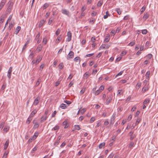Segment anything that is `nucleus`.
Instances as JSON below:
<instances>
[{
	"label": "nucleus",
	"instance_id": "nucleus-60",
	"mask_svg": "<svg viewBox=\"0 0 158 158\" xmlns=\"http://www.w3.org/2000/svg\"><path fill=\"white\" fill-rule=\"evenodd\" d=\"M106 49V48H105V44H102V45H101L100 48H99V49Z\"/></svg>",
	"mask_w": 158,
	"mask_h": 158
},
{
	"label": "nucleus",
	"instance_id": "nucleus-19",
	"mask_svg": "<svg viewBox=\"0 0 158 158\" xmlns=\"http://www.w3.org/2000/svg\"><path fill=\"white\" fill-rule=\"evenodd\" d=\"M57 9L56 8H53L52 10V15L54 16L57 14Z\"/></svg>",
	"mask_w": 158,
	"mask_h": 158
},
{
	"label": "nucleus",
	"instance_id": "nucleus-58",
	"mask_svg": "<svg viewBox=\"0 0 158 158\" xmlns=\"http://www.w3.org/2000/svg\"><path fill=\"white\" fill-rule=\"evenodd\" d=\"M95 120V118L94 117H92L90 120V123H92Z\"/></svg>",
	"mask_w": 158,
	"mask_h": 158
},
{
	"label": "nucleus",
	"instance_id": "nucleus-64",
	"mask_svg": "<svg viewBox=\"0 0 158 158\" xmlns=\"http://www.w3.org/2000/svg\"><path fill=\"white\" fill-rule=\"evenodd\" d=\"M114 156V154L113 153H111L109 156L108 158H112Z\"/></svg>",
	"mask_w": 158,
	"mask_h": 158
},
{
	"label": "nucleus",
	"instance_id": "nucleus-53",
	"mask_svg": "<svg viewBox=\"0 0 158 158\" xmlns=\"http://www.w3.org/2000/svg\"><path fill=\"white\" fill-rule=\"evenodd\" d=\"M104 89V86L103 85H102L100 86L99 89L101 92L103 91Z\"/></svg>",
	"mask_w": 158,
	"mask_h": 158
},
{
	"label": "nucleus",
	"instance_id": "nucleus-63",
	"mask_svg": "<svg viewBox=\"0 0 158 158\" xmlns=\"http://www.w3.org/2000/svg\"><path fill=\"white\" fill-rule=\"evenodd\" d=\"M6 84H3L2 85V86L1 89L2 90H4V89L6 88Z\"/></svg>",
	"mask_w": 158,
	"mask_h": 158
},
{
	"label": "nucleus",
	"instance_id": "nucleus-2",
	"mask_svg": "<svg viewBox=\"0 0 158 158\" xmlns=\"http://www.w3.org/2000/svg\"><path fill=\"white\" fill-rule=\"evenodd\" d=\"M74 56V53L72 51H70L67 56V59L69 60V59H72Z\"/></svg>",
	"mask_w": 158,
	"mask_h": 158
},
{
	"label": "nucleus",
	"instance_id": "nucleus-38",
	"mask_svg": "<svg viewBox=\"0 0 158 158\" xmlns=\"http://www.w3.org/2000/svg\"><path fill=\"white\" fill-rule=\"evenodd\" d=\"M97 86H96L94 87L92 89V93L94 94L95 95L96 93V92L97 91Z\"/></svg>",
	"mask_w": 158,
	"mask_h": 158
},
{
	"label": "nucleus",
	"instance_id": "nucleus-3",
	"mask_svg": "<svg viewBox=\"0 0 158 158\" xmlns=\"http://www.w3.org/2000/svg\"><path fill=\"white\" fill-rule=\"evenodd\" d=\"M67 35L68 38H67V41L68 42L70 41L71 40L72 33L70 31H69L67 33Z\"/></svg>",
	"mask_w": 158,
	"mask_h": 158
},
{
	"label": "nucleus",
	"instance_id": "nucleus-12",
	"mask_svg": "<svg viewBox=\"0 0 158 158\" xmlns=\"http://www.w3.org/2000/svg\"><path fill=\"white\" fill-rule=\"evenodd\" d=\"M62 36L61 35H60L58 36L56 40V43H59L62 39Z\"/></svg>",
	"mask_w": 158,
	"mask_h": 158
},
{
	"label": "nucleus",
	"instance_id": "nucleus-16",
	"mask_svg": "<svg viewBox=\"0 0 158 158\" xmlns=\"http://www.w3.org/2000/svg\"><path fill=\"white\" fill-rule=\"evenodd\" d=\"M149 89V88L147 85L144 86L142 88V91L144 93L148 91Z\"/></svg>",
	"mask_w": 158,
	"mask_h": 158
},
{
	"label": "nucleus",
	"instance_id": "nucleus-55",
	"mask_svg": "<svg viewBox=\"0 0 158 158\" xmlns=\"http://www.w3.org/2000/svg\"><path fill=\"white\" fill-rule=\"evenodd\" d=\"M148 32V31L146 29H144L142 31V33L143 34H146Z\"/></svg>",
	"mask_w": 158,
	"mask_h": 158
},
{
	"label": "nucleus",
	"instance_id": "nucleus-40",
	"mask_svg": "<svg viewBox=\"0 0 158 158\" xmlns=\"http://www.w3.org/2000/svg\"><path fill=\"white\" fill-rule=\"evenodd\" d=\"M75 127V130H79L81 128L79 125H75L74 126Z\"/></svg>",
	"mask_w": 158,
	"mask_h": 158
},
{
	"label": "nucleus",
	"instance_id": "nucleus-44",
	"mask_svg": "<svg viewBox=\"0 0 158 158\" xmlns=\"http://www.w3.org/2000/svg\"><path fill=\"white\" fill-rule=\"evenodd\" d=\"M64 125H65V127H64V128H66L68 127V126H67V121H64L63 123Z\"/></svg>",
	"mask_w": 158,
	"mask_h": 158
},
{
	"label": "nucleus",
	"instance_id": "nucleus-25",
	"mask_svg": "<svg viewBox=\"0 0 158 158\" xmlns=\"http://www.w3.org/2000/svg\"><path fill=\"white\" fill-rule=\"evenodd\" d=\"M150 74V72L149 71H148L146 74L145 76H146V78L147 79H149V75Z\"/></svg>",
	"mask_w": 158,
	"mask_h": 158
},
{
	"label": "nucleus",
	"instance_id": "nucleus-29",
	"mask_svg": "<svg viewBox=\"0 0 158 158\" xmlns=\"http://www.w3.org/2000/svg\"><path fill=\"white\" fill-rule=\"evenodd\" d=\"M90 75L87 73V72H86L83 75V78L84 79H87Z\"/></svg>",
	"mask_w": 158,
	"mask_h": 158
},
{
	"label": "nucleus",
	"instance_id": "nucleus-18",
	"mask_svg": "<svg viewBox=\"0 0 158 158\" xmlns=\"http://www.w3.org/2000/svg\"><path fill=\"white\" fill-rule=\"evenodd\" d=\"M149 14L148 13H146L143 16V18L145 20H146L147 19L149 18Z\"/></svg>",
	"mask_w": 158,
	"mask_h": 158
},
{
	"label": "nucleus",
	"instance_id": "nucleus-4",
	"mask_svg": "<svg viewBox=\"0 0 158 158\" xmlns=\"http://www.w3.org/2000/svg\"><path fill=\"white\" fill-rule=\"evenodd\" d=\"M12 70V67H10L8 71V73L7 75V76L10 79L11 78V72Z\"/></svg>",
	"mask_w": 158,
	"mask_h": 158
},
{
	"label": "nucleus",
	"instance_id": "nucleus-9",
	"mask_svg": "<svg viewBox=\"0 0 158 158\" xmlns=\"http://www.w3.org/2000/svg\"><path fill=\"white\" fill-rule=\"evenodd\" d=\"M61 11L63 14H65L68 16H69L70 13L69 11L67 10L66 9H62Z\"/></svg>",
	"mask_w": 158,
	"mask_h": 158
},
{
	"label": "nucleus",
	"instance_id": "nucleus-5",
	"mask_svg": "<svg viewBox=\"0 0 158 158\" xmlns=\"http://www.w3.org/2000/svg\"><path fill=\"white\" fill-rule=\"evenodd\" d=\"M40 99V98L39 97H38L35 99L33 102V105L35 106L37 105L39 103Z\"/></svg>",
	"mask_w": 158,
	"mask_h": 158
},
{
	"label": "nucleus",
	"instance_id": "nucleus-43",
	"mask_svg": "<svg viewBox=\"0 0 158 158\" xmlns=\"http://www.w3.org/2000/svg\"><path fill=\"white\" fill-rule=\"evenodd\" d=\"M102 2L101 1H99L97 4V6L98 7H100L102 5Z\"/></svg>",
	"mask_w": 158,
	"mask_h": 158
},
{
	"label": "nucleus",
	"instance_id": "nucleus-54",
	"mask_svg": "<svg viewBox=\"0 0 158 158\" xmlns=\"http://www.w3.org/2000/svg\"><path fill=\"white\" fill-rule=\"evenodd\" d=\"M135 43L134 42H131L128 45V46H132L135 44Z\"/></svg>",
	"mask_w": 158,
	"mask_h": 158
},
{
	"label": "nucleus",
	"instance_id": "nucleus-28",
	"mask_svg": "<svg viewBox=\"0 0 158 158\" xmlns=\"http://www.w3.org/2000/svg\"><path fill=\"white\" fill-rule=\"evenodd\" d=\"M73 60L76 62H77L78 61H79L80 62L81 61L80 58L79 56L76 57L73 59Z\"/></svg>",
	"mask_w": 158,
	"mask_h": 158
},
{
	"label": "nucleus",
	"instance_id": "nucleus-61",
	"mask_svg": "<svg viewBox=\"0 0 158 158\" xmlns=\"http://www.w3.org/2000/svg\"><path fill=\"white\" fill-rule=\"evenodd\" d=\"M136 137V135L135 134H134L133 135L131 136L130 140H132L133 139Z\"/></svg>",
	"mask_w": 158,
	"mask_h": 158
},
{
	"label": "nucleus",
	"instance_id": "nucleus-37",
	"mask_svg": "<svg viewBox=\"0 0 158 158\" xmlns=\"http://www.w3.org/2000/svg\"><path fill=\"white\" fill-rule=\"evenodd\" d=\"M38 133L37 132H35L33 135V136L32 137L33 138L35 139H36V137L38 136Z\"/></svg>",
	"mask_w": 158,
	"mask_h": 158
},
{
	"label": "nucleus",
	"instance_id": "nucleus-62",
	"mask_svg": "<svg viewBox=\"0 0 158 158\" xmlns=\"http://www.w3.org/2000/svg\"><path fill=\"white\" fill-rule=\"evenodd\" d=\"M50 15V12H47L46 13V15H45V17L46 18H48L49 16Z\"/></svg>",
	"mask_w": 158,
	"mask_h": 158
},
{
	"label": "nucleus",
	"instance_id": "nucleus-10",
	"mask_svg": "<svg viewBox=\"0 0 158 158\" xmlns=\"http://www.w3.org/2000/svg\"><path fill=\"white\" fill-rule=\"evenodd\" d=\"M35 120H34L33 121V123L34 124L33 127V128L34 129H35L37 128L39 126V124L37 122H35Z\"/></svg>",
	"mask_w": 158,
	"mask_h": 158
},
{
	"label": "nucleus",
	"instance_id": "nucleus-1",
	"mask_svg": "<svg viewBox=\"0 0 158 158\" xmlns=\"http://www.w3.org/2000/svg\"><path fill=\"white\" fill-rule=\"evenodd\" d=\"M13 4V3L11 1H10L8 2L7 4L8 8L6 10V12L8 13H9L11 10L12 8Z\"/></svg>",
	"mask_w": 158,
	"mask_h": 158
},
{
	"label": "nucleus",
	"instance_id": "nucleus-47",
	"mask_svg": "<svg viewBox=\"0 0 158 158\" xmlns=\"http://www.w3.org/2000/svg\"><path fill=\"white\" fill-rule=\"evenodd\" d=\"M101 121H100V120L98 121V122L97 123V124L96 126V127H98L101 125Z\"/></svg>",
	"mask_w": 158,
	"mask_h": 158
},
{
	"label": "nucleus",
	"instance_id": "nucleus-22",
	"mask_svg": "<svg viewBox=\"0 0 158 158\" xmlns=\"http://www.w3.org/2000/svg\"><path fill=\"white\" fill-rule=\"evenodd\" d=\"M59 129V127L58 125L54 127L52 129V131H57Z\"/></svg>",
	"mask_w": 158,
	"mask_h": 158
},
{
	"label": "nucleus",
	"instance_id": "nucleus-34",
	"mask_svg": "<svg viewBox=\"0 0 158 158\" xmlns=\"http://www.w3.org/2000/svg\"><path fill=\"white\" fill-rule=\"evenodd\" d=\"M64 67V65L62 62L60 63L59 65V68L60 69H62Z\"/></svg>",
	"mask_w": 158,
	"mask_h": 158
},
{
	"label": "nucleus",
	"instance_id": "nucleus-36",
	"mask_svg": "<svg viewBox=\"0 0 158 158\" xmlns=\"http://www.w3.org/2000/svg\"><path fill=\"white\" fill-rule=\"evenodd\" d=\"M47 39L46 37H45L43 38L42 42L44 45L46 44L47 42Z\"/></svg>",
	"mask_w": 158,
	"mask_h": 158
},
{
	"label": "nucleus",
	"instance_id": "nucleus-6",
	"mask_svg": "<svg viewBox=\"0 0 158 158\" xmlns=\"http://www.w3.org/2000/svg\"><path fill=\"white\" fill-rule=\"evenodd\" d=\"M6 2V0H2L0 3V11L2 10Z\"/></svg>",
	"mask_w": 158,
	"mask_h": 158
},
{
	"label": "nucleus",
	"instance_id": "nucleus-17",
	"mask_svg": "<svg viewBox=\"0 0 158 158\" xmlns=\"http://www.w3.org/2000/svg\"><path fill=\"white\" fill-rule=\"evenodd\" d=\"M37 110L36 109L34 110L31 113L29 116L33 117L35 114L37 113Z\"/></svg>",
	"mask_w": 158,
	"mask_h": 158
},
{
	"label": "nucleus",
	"instance_id": "nucleus-13",
	"mask_svg": "<svg viewBox=\"0 0 158 158\" xmlns=\"http://www.w3.org/2000/svg\"><path fill=\"white\" fill-rule=\"evenodd\" d=\"M110 36V35L109 34H106V37L104 40V41L106 42L107 43L110 40V38H109Z\"/></svg>",
	"mask_w": 158,
	"mask_h": 158
},
{
	"label": "nucleus",
	"instance_id": "nucleus-57",
	"mask_svg": "<svg viewBox=\"0 0 158 158\" xmlns=\"http://www.w3.org/2000/svg\"><path fill=\"white\" fill-rule=\"evenodd\" d=\"M102 92L99 89L97 90V91L96 92V93L95 94V95H98L101 92Z\"/></svg>",
	"mask_w": 158,
	"mask_h": 158
},
{
	"label": "nucleus",
	"instance_id": "nucleus-52",
	"mask_svg": "<svg viewBox=\"0 0 158 158\" xmlns=\"http://www.w3.org/2000/svg\"><path fill=\"white\" fill-rule=\"evenodd\" d=\"M4 126V123H1L0 124V129H2Z\"/></svg>",
	"mask_w": 158,
	"mask_h": 158
},
{
	"label": "nucleus",
	"instance_id": "nucleus-45",
	"mask_svg": "<svg viewBox=\"0 0 158 158\" xmlns=\"http://www.w3.org/2000/svg\"><path fill=\"white\" fill-rule=\"evenodd\" d=\"M40 36V34L39 32L36 35V36H35V40H37L39 39Z\"/></svg>",
	"mask_w": 158,
	"mask_h": 158
},
{
	"label": "nucleus",
	"instance_id": "nucleus-23",
	"mask_svg": "<svg viewBox=\"0 0 158 158\" xmlns=\"http://www.w3.org/2000/svg\"><path fill=\"white\" fill-rule=\"evenodd\" d=\"M42 59V57L41 56H40L39 58H38L35 61L36 64H38L41 60Z\"/></svg>",
	"mask_w": 158,
	"mask_h": 158
},
{
	"label": "nucleus",
	"instance_id": "nucleus-31",
	"mask_svg": "<svg viewBox=\"0 0 158 158\" xmlns=\"http://www.w3.org/2000/svg\"><path fill=\"white\" fill-rule=\"evenodd\" d=\"M54 19L53 18L51 17L50 18L49 21L48 22V24L50 25L52 22L54 20Z\"/></svg>",
	"mask_w": 158,
	"mask_h": 158
},
{
	"label": "nucleus",
	"instance_id": "nucleus-24",
	"mask_svg": "<svg viewBox=\"0 0 158 158\" xmlns=\"http://www.w3.org/2000/svg\"><path fill=\"white\" fill-rule=\"evenodd\" d=\"M105 143L103 142L101 143L98 146V147L99 149L102 148L105 145Z\"/></svg>",
	"mask_w": 158,
	"mask_h": 158
},
{
	"label": "nucleus",
	"instance_id": "nucleus-15",
	"mask_svg": "<svg viewBox=\"0 0 158 158\" xmlns=\"http://www.w3.org/2000/svg\"><path fill=\"white\" fill-rule=\"evenodd\" d=\"M45 22V21L44 20V19H43L40 21V22L39 24V27H42L43 25L44 24Z\"/></svg>",
	"mask_w": 158,
	"mask_h": 158
},
{
	"label": "nucleus",
	"instance_id": "nucleus-21",
	"mask_svg": "<svg viewBox=\"0 0 158 158\" xmlns=\"http://www.w3.org/2000/svg\"><path fill=\"white\" fill-rule=\"evenodd\" d=\"M32 118V117L29 116L26 121V123L28 124L31 121Z\"/></svg>",
	"mask_w": 158,
	"mask_h": 158
},
{
	"label": "nucleus",
	"instance_id": "nucleus-42",
	"mask_svg": "<svg viewBox=\"0 0 158 158\" xmlns=\"http://www.w3.org/2000/svg\"><path fill=\"white\" fill-rule=\"evenodd\" d=\"M146 6H143V7L141 8V9L140 10V11L141 12V14H142L144 12V11H145V9H146Z\"/></svg>",
	"mask_w": 158,
	"mask_h": 158
},
{
	"label": "nucleus",
	"instance_id": "nucleus-46",
	"mask_svg": "<svg viewBox=\"0 0 158 158\" xmlns=\"http://www.w3.org/2000/svg\"><path fill=\"white\" fill-rule=\"evenodd\" d=\"M34 140H35V139L31 137V138H30L29 139V140L27 142V143H31L32 142V141Z\"/></svg>",
	"mask_w": 158,
	"mask_h": 158
},
{
	"label": "nucleus",
	"instance_id": "nucleus-14",
	"mask_svg": "<svg viewBox=\"0 0 158 158\" xmlns=\"http://www.w3.org/2000/svg\"><path fill=\"white\" fill-rule=\"evenodd\" d=\"M9 139L7 140L6 142L4 145V149L5 150H6L7 148L9 145Z\"/></svg>",
	"mask_w": 158,
	"mask_h": 158
},
{
	"label": "nucleus",
	"instance_id": "nucleus-56",
	"mask_svg": "<svg viewBox=\"0 0 158 158\" xmlns=\"http://www.w3.org/2000/svg\"><path fill=\"white\" fill-rule=\"evenodd\" d=\"M4 21V17L2 16L0 18V23H2Z\"/></svg>",
	"mask_w": 158,
	"mask_h": 158
},
{
	"label": "nucleus",
	"instance_id": "nucleus-48",
	"mask_svg": "<svg viewBox=\"0 0 158 158\" xmlns=\"http://www.w3.org/2000/svg\"><path fill=\"white\" fill-rule=\"evenodd\" d=\"M40 79L39 78V79H38V81H37L36 83V84L35 85V86H38L40 84Z\"/></svg>",
	"mask_w": 158,
	"mask_h": 158
},
{
	"label": "nucleus",
	"instance_id": "nucleus-30",
	"mask_svg": "<svg viewBox=\"0 0 158 158\" xmlns=\"http://www.w3.org/2000/svg\"><path fill=\"white\" fill-rule=\"evenodd\" d=\"M60 107L62 109H65L67 107V106L65 104L62 103L60 104Z\"/></svg>",
	"mask_w": 158,
	"mask_h": 158
},
{
	"label": "nucleus",
	"instance_id": "nucleus-8",
	"mask_svg": "<svg viewBox=\"0 0 158 158\" xmlns=\"http://www.w3.org/2000/svg\"><path fill=\"white\" fill-rule=\"evenodd\" d=\"M112 100L111 95L107 97L106 100V105L109 104L111 102Z\"/></svg>",
	"mask_w": 158,
	"mask_h": 158
},
{
	"label": "nucleus",
	"instance_id": "nucleus-49",
	"mask_svg": "<svg viewBox=\"0 0 158 158\" xmlns=\"http://www.w3.org/2000/svg\"><path fill=\"white\" fill-rule=\"evenodd\" d=\"M85 15V13L84 12H81L80 16L79 17V18L80 19H81Z\"/></svg>",
	"mask_w": 158,
	"mask_h": 158
},
{
	"label": "nucleus",
	"instance_id": "nucleus-51",
	"mask_svg": "<svg viewBox=\"0 0 158 158\" xmlns=\"http://www.w3.org/2000/svg\"><path fill=\"white\" fill-rule=\"evenodd\" d=\"M116 11L118 15H120L121 13V11L119 8H117L116 9Z\"/></svg>",
	"mask_w": 158,
	"mask_h": 158
},
{
	"label": "nucleus",
	"instance_id": "nucleus-7",
	"mask_svg": "<svg viewBox=\"0 0 158 158\" xmlns=\"http://www.w3.org/2000/svg\"><path fill=\"white\" fill-rule=\"evenodd\" d=\"M48 116L46 115H44L42 116L40 118V122L42 123L45 121L48 118Z\"/></svg>",
	"mask_w": 158,
	"mask_h": 158
},
{
	"label": "nucleus",
	"instance_id": "nucleus-50",
	"mask_svg": "<svg viewBox=\"0 0 158 158\" xmlns=\"http://www.w3.org/2000/svg\"><path fill=\"white\" fill-rule=\"evenodd\" d=\"M86 111V109L85 108H83L81 111V113L82 114H83Z\"/></svg>",
	"mask_w": 158,
	"mask_h": 158
},
{
	"label": "nucleus",
	"instance_id": "nucleus-59",
	"mask_svg": "<svg viewBox=\"0 0 158 158\" xmlns=\"http://www.w3.org/2000/svg\"><path fill=\"white\" fill-rule=\"evenodd\" d=\"M95 19H93V18L92 19V20H90V21H89V22L91 23H92V24H93L94 23V22H95Z\"/></svg>",
	"mask_w": 158,
	"mask_h": 158
},
{
	"label": "nucleus",
	"instance_id": "nucleus-41",
	"mask_svg": "<svg viewBox=\"0 0 158 158\" xmlns=\"http://www.w3.org/2000/svg\"><path fill=\"white\" fill-rule=\"evenodd\" d=\"M60 29L58 28L56 32V36H58L60 33Z\"/></svg>",
	"mask_w": 158,
	"mask_h": 158
},
{
	"label": "nucleus",
	"instance_id": "nucleus-32",
	"mask_svg": "<svg viewBox=\"0 0 158 158\" xmlns=\"http://www.w3.org/2000/svg\"><path fill=\"white\" fill-rule=\"evenodd\" d=\"M150 101L149 99H146L143 102V105H145L147 103H149Z\"/></svg>",
	"mask_w": 158,
	"mask_h": 158
},
{
	"label": "nucleus",
	"instance_id": "nucleus-39",
	"mask_svg": "<svg viewBox=\"0 0 158 158\" xmlns=\"http://www.w3.org/2000/svg\"><path fill=\"white\" fill-rule=\"evenodd\" d=\"M123 73V71H121L118 74H117L116 75V76L115 77V78H116L118 76L121 75Z\"/></svg>",
	"mask_w": 158,
	"mask_h": 158
},
{
	"label": "nucleus",
	"instance_id": "nucleus-26",
	"mask_svg": "<svg viewBox=\"0 0 158 158\" xmlns=\"http://www.w3.org/2000/svg\"><path fill=\"white\" fill-rule=\"evenodd\" d=\"M42 47L41 44L39 45L36 49V50L38 52H39L41 51L42 49Z\"/></svg>",
	"mask_w": 158,
	"mask_h": 158
},
{
	"label": "nucleus",
	"instance_id": "nucleus-33",
	"mask_svg": "<svg viewBox=\"0 0 158 158\" xmlns=\"http://www.w3.org/2000/svg\"><path fill=\"white\" fill-rule=\"evenodd\" d=\"M10 127L9 126H6L3 129V131L6 132L9 130Z\"/></svg>",
	"mask_w": 158,
	"mask_h": 158
},
{
	"label": "nucleus",
	"instance_id": "nucleus-35",
	"mask_svg": "<svg viewBox=\"0 0 158 158\" xmlns=\"http://www.w3.org/2000/svg\"><path fill=\"white\" fill-rule=\"evenodd\" d=\"M49 4L48 3H45L43 6V9H45L46 8H47L49 6Z\"/></svg>",
	"mask_w": 158,
	"mask_h": 158
},
{
	"label": "nucleus",
	"instance_id": "nucleus-11",
	"mask_svg": "<svg viewBox=\"0 0 158 158\" xmlns=\"http://www.w3.org/2000/svg\"><path fill=\"white\" fill-rule=\"evenodd\" d=\"M115 114H113L110 118V123L111 124H113L114 123L115 118Z\"/></svg>",
	"mask_w": 158,
	"mask_h": 158
},
{
	"label": "nucleus",
	"instance_id": "nucleus-27",
	"mask_svg": "<svg viewBox=\"0 0 158 158\" xmlns=\"http://www.w3.org/2000/svg\"><path fill=\"white\" fill-rule=\"evenodd\" d=\"M134 143L133 142H130V143L129 145L128 148H130L131 149L133 148V147H134Z\"/></svg>",
	"mask_w": 158,
	"mask_h": 158
},
{
	"label": "nucleus",
	"instance_id": "nucleus-20",
	"mask_svg": "<svg viewBox=\"0 0 158 158\" xmlns=\"http://www.w3.org/2000/svg\"><path fill=\"white\" fill-rule=\"evenodd\" d=\"M20 29L21 27L19 26H18L16 29V30L15 32V34L16 35L17 34Z\"/></svg>",
	"mask_w": 158,
	"mask_h": 158
}]
</instances>
